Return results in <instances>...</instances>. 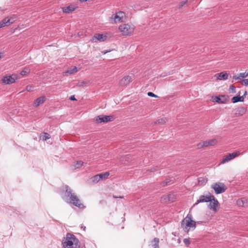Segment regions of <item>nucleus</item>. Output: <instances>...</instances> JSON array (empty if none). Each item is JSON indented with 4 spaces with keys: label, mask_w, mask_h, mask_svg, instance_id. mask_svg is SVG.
Segmentation results:
<instances>
[{
    "label": "nucleus",
    "mask_w": 248,
    "mask_h": 248,
    "mask_svg": "<svg viewBox=\"0 0 248 248\" xmlns=\"http://www.w3.org/2000/svg\"><path fill=\"white\" fill-rule=\"evenodd\" d=\"M214 196L211 195L210 193L208 195H201L200 196L199 199L197 201V202L194 204V206L197 205L200 202H211V199H214Z\"/></svg>",
    "instance_id": "nucleus-8"
},
{
    "label": "nucleus",
    "mask_w": 248,
    "mask_h": 248,
    "mask_svg": "<svg viewBox=\"0 0 248 248\" xmlns=\"http://www.w3.org/2000/svg\"><path fill=\"white\" fill-rule=\"evenodd\" d=\"M83 164V162L81 161V160H79V161H77L76 162L75 165H74V166L76 168H79V167H80L81 166H82Z\"/></svg>",
    "instance_id": "nucleus-32"
},
{
    "label": "nucleus",
    "mask_w": 248,
    "mask_h": 248,
    "mask_svg": "<svg viewBox=\"0 0 248 248\" xmlns=\"http://www.w3.org/2000/svg\"><path fill=\"white\" fill-rule=\"evenodd\" d=\"M5 26L3 25L2 23H1V21H0V29L2 27H4Z\"/></svg>",
    "instance_id": "nucleus-46"
},
{
    "label": "nucleus",
    "mask_w": 248,
    "mask_h": 248,
    "mask_svg": "<svg viewBox=\"0 0 248 248\" xmlns=\"http://www.w3.org/2000/svg\"><path fill=\"white\" fill-rule=\"evenodd\" d=\"M246 77H247V75L245 74V72H244V73H240L238 75L233 76V79H235V80H237L238 79H241V78H245Z\"/></svg>",
    "instance_id": "nucleus-23"
},
{
    "label": "nucleus",
    "mask_w": 248,
    "mask_h": 248,
    "mask_svg": "<svg viewBox=\"0 0 248 248\" xmlns=\"http://www.w3.org/2000/svg\"><path fill=\"white\" fill-rule=\"evenodd\" d=\"M84 84H85V82L82 81L80 84H79V86H83Z\"/></svg>",
    "instance_id": "nucleus-47"
},
{
    "label": "nucleus",
    "mask_w": 248,
    "mask_h": 248,
    "mask_svg": "<svg viewBox=\"0 0 248 248\" xmlns=\"http://www.w3.org/2000/svg\"><path fill=\"white\" fill-rule=\"evenodd\" d=\"M245 74L247 75V77L248 76V72H245Z\"/></svg>",
    "instance_id": "nucleus-51"
},
{
    "label": "nucleus",
    "mask_w": 248,
    "mask_h": 248,
    "mask_svg": "<svg viewBox=\"0 0 248 248\" xmlns=\"http://www.w3.org/2000/svg\"><path fill=\"white\" fill-rule=\"evenodd\" d=\"M126 159H128L130 157V155H127L124 157Z\"/></svg>",
    "instance_id": "nucleus-49"
},
{
    "label": "nucleus",
    "mask_w": 248,
    "mask_h": 248,
    "mask_svg": "<svg viewBox=\"0 0 248 248\" xmlns=\"http://www.w3.org/2000/svg\"><path fill=\"white\" fill-rule=\"evenodd\" d=\"M166 123L165 120L163 118L160 119L158 120L156 122L155 124H163Z\"/></svg>",
    "instance_id": "nucleus-35"
},
{
    "label": "nucleus",
    "mask_w": 248,
    "mask_h": 248,
    "mask_svg": "<svg viewBox=\"0 0 248 248\" xmlns=\"http://www.w3.org/2000/svg\"><path fill=\"white\" fill-rule=\"evenodd\" d=\"M181 224L185 228L196 227V222L192 219V215L189 214L183 220Z\"/></svg>",
    "instance_id": "nucleus-4"
},
{
    "label": "nucleus",
    "mask_w": 248,
    "mask_h": 248,
    "mask_svg": "<svg viewBox=\"0 0 248 248\" xmlns=\"http://www.w3.org/2000/svg\"><path fill=\"white\" fill-rule=\"evenodd\" d=\"M147 94L149 96L151 97H157L158 96L154 94L153 93L149 92L147 93Z\"/></svg>",
    "instance_id": "nucleus-41"
},
{
    "label": "nucleus",
    "mask_w": 248,
    "mask_h": 248,
    "mask_svg": "<svg viewBox=\"0 0 248 248\" xmlns=\"http://www.w3.org/2000/svg\"><path fill=\"white\" fill-rule=\"evenodd\" d=\"M201 179H202V178H199V182H200V181H201V180H200Z\"/></svg>",
    "instance_id": "nucleus-52"
},
{
    "label": "nucleus",
    "mask_w": 248,
    "mask_h": 248,
    "mask_svg": "<svg viewBox=\"0 0 248 248\" xmlns=\"http://www.w3.org/2000/svg\"><path fill=\"white\" fill-rule=\"evenodd\" d=\"M17 79V75L13 74L12 75H6L3 77L1 82L4 84H11L16 82Z\"/></svg>",
    "instance_id": "nucleus-7"
},
{
    "label": "nucleus",
    "mask_w": 248,
    "mask_h": 248,
    "mask_svg": "<svg viewBox=\"0 0 248 248\" xmlns=\"http://www.w3.org/2000/svg\"><path fill=\"white\" fill-rule=\"evenodd\" d=\"M16 15H13L10 17H9V19L10 20V24L13 23L16 19Z\"/></svg>",
    "instance_id": "nucleus-31"
},
{
    "label": "nucleus",
    "mask_w": 248,
    "mask_h": 248,
    "mask_svg": "<svg viewBox=\"0 0 248 248\" xmlns=\"http://www.w3.org/2000/svg\"><path fill=\"white\" fill-rule=\"evenodd\" d=\"M70 100H76V98L75 97V96L74 95H72L71 96H70Z\"/></svg>",
    "instance_id": "nucleus-44"
},
{
    "label": "nucleus",
    "mask_w": 248,
    "mask_h": 248,
    "mask_svg": "<svg viewBox=\"0 0 248 248\" xmlns=\"http://www.w3.org/2000/svg\"><path fill=\"white\" fill-rule=\"evenodd\" d=\"M218 80H226L228 79V74L226 72H222L216 75Z\"/></svg>",
    "instance_id": "nucleus-15"
},
{
    "label": "nucleus",
    "mask_w": 248,
    "mask_h": 248,
    "mask_svg": "<svg viewBox=\"0 0 248 248\" xmlns=\"http://www.w3.org/2000/svg\"><path fill=\"white\" fill-rule=\"evenodd\" d=\"M63 248H80L79 240L72 233H67L62 241Z\"/></svg>",
    "instance_id": "nucleus-2"
},
{
    "label": "nucleus",
    "mask_w": 248,
    "mask_h": 248,
    "mask_svg": "<svg viewBox=\"0 0 248 248\" xmlns=\"http://www.w3.org/2000/svg\"><path fill=\"white\" fill-rule=\"evenodd\" d=\"M184 243L186 246H188L190 244V241L188 239L185 238L184 239Z\"/></svg>",
    "instance_id": "nucleus-40"
},
{
    "label": "nucleus",
    "mask_w": 248,
    "mask_h": 248,
    "mask_svg": "<svg viewBox=\"0 0 248 248\" xmlns=\"http://www.w3.org/2000/svg\"><path fill=\"white\" fill-rule=\"evenodd\" d=\"M132 81V78L129 76L124 77L120 81L121 86H126Z\"/></svg>",
    "instance_id": "nucleus-10"
},
{
    "label": "nucleus",
    "mask_w": 248,
    "mask_h": 248,
    "mask_svg": "<svg viewBox=\"0 0 248 248\" xmlns=\"http://www.w3.org/2000/svg\"><path fill=\"white\" fill-rule=\"evenodd\" d=\"M106 35H104L103 34L96 33L94 35L92 40L93 42H96L97 40L100 42H103L106 40Z\"/></svg>",
    "instance_id": "nucleus-11"
},
{
    "label": "nucleus",
    "mask_w": 248,
    "mask_h": 248,
    "mask_svg": "<svg viewBox=\"0 0 248 248\" xmlns=\"http://www.w3.org/2000/svg\"><path fill=\"white\" fill-rule=\"evenodd\" d=\"M208 146H209V142H208L207 140L200 142L197 145V148L198 149H201L204 147H207Z\"/></svg>",
    "instance_id": "nucleus-22"
},
{
    "label": "nucleus",
    "mask_w": 248,
    "mask_h": 248,
    "mask_svg": "<svg viewBox=\"0 0 248 248\" xmlns=\"http://www.w3.org/2000/svg\"><path fill=\"white\" fill-rule=\"evenodd\" d=\"M159 240L158 238H155L152 241V246L154 248H159Z\"/></svg>",
    "instance_id": "nucleus-24"
},
{
    "label": "nucleus",
    "mask_w": 248,
    "mask_h": 248,
    "mask_svg": "<svg viewBox=\"0 0 248 248\" xmlns=\"http://www.w3.org/2000/svg\"><path fill=\"white\" fill-rule=\"evenodd\" d=\"M98 175H99V177H100V180L106 179L108 178V177L109 175V172L108 171H107V172H105L104 173H101L99 174Z\"/></svg>",
    "instance_id": "nucleus-25"
},
{
    "label": "nucleus",
    "mask_w": 248,
    "mask_h": 248,
    "mask_svg": "<svg viewBox=\"0 0 248 248\" xmlns=\"http://www.w3.org/2000/svg\"><path fill=\"white\" fill-rule=\"evenodd\" d=\"M61 194L62 199L66 203L72 204L80 209L85 208L78 197L68 185H64L62 187Z\"/></svg>",
    "instance_id": "nucleus-1"
},
{
    "label": "nucleus",
    "mask_w": 248,
    "mask_h": 248,
    "mask_svg": "<svg viewBox=\"0 0 248 248\" xmlns=\"http://www.w3.org/2000/svg\"><path fill=\"white\" fill-rule=\"evenodd\" d=\"M50 138L49 134L47 133H44V135L42 136V140H46Z\"/></svg>",
    "instance_id": "nucleus-34"
},
{
    "label": "nucleus",
    "mask_w": 248,
    "mask_h": 248,
    "mask_svg": "<svg viewBox=\"0 0 248 248\" xmlns=\"http://www.w3.org/2000/svg\"><path fill=\"white\" fill-rule=\"evenodd\" d=\"M247 94V91H245L244 94L242 96L243 97V98H244L245 97H246V95Z\"/></svg>",
    "instance_id": "nucleus-48"
},
{
    "label": "nucleus",
    "mask_w": 248,
    "mask_h": 248,
    "mask_svg": "<svg viewBox=\"0 0 248 248\" xmlns=\"http://www.w3.org/2000/svg\"><path fill=\"white\" fill-rule=\"evenodd\" d=\"M1 23H2L3 24V25L5 26H8L10 25V20L9 19V17H6L4 18L1 21Z\"/></svg>",
    "instance_id": "nucleus-29"
},
{
    "label": "nucleus",
    "mask_w": 248,
    "mask_h": 248,
    "mask_svg": "<svg viewBox=\"0 0 248 248\" xmlns=\"http://www.w3.org/2000/svg\"><path fill=\"white\" fill-rule=\"evenodd\" d=\"M78 72V68L76 66H72L69 69L64 72V75H67V74H72Z\"/></svg>",
    "instance_id": "nucleus-18"
},
{
    "label": "nucleus",
    "mask_w": 248,
    "mask_h": 248,
    "mask_svg": "<svg viewBox=\"0 0 248 248\" xmlns=\"http://www.w3.org/2000/svg\"><path fill=\"white\" fill-rule=\"evenodd\" d=\"M240 154V152L239 151H236L234 152H233L232 153L229 154L228 155H225L222 160L221 161V163H225L230 160L233 159L235 157L238 156Z\"/></svg>",
    "instance_id": "nucleus-9"
},
{
    "label": "nucleus",
    "mask_w": 248,
    "mask_h": 248,
    "mask_svg": "<svg viewBox=\"0 0 248 248\" xmlns=\"http://www.w3.org/2000/svg\"><path fill=\"white\" fill-rule=\"evenodd\" d=\"M173 183L172 180H170V179H166L165 181H163L161 183V186L162 187L166 186H169Z\"/></svg>",
    "instance_id": "nucleus-21"
},
{
    "label": "nucleus",
    "mask_w": 248,
    "mask_h": 248,
    "mask_svg": "<svg viewBox=\"0 0 248 248\" xmlns=\"http://www.w3.org/2000/svg\"><path fill=\"white\" fill-rule=\"evenodd\" d=\"M119 29L123 35H131L134 30V26L128 24H124L120 25Z\"/></svg>",
    "instance_id": "nucleus-3"
},
{
    "label": "nucleus",
    "mask_w": 248,
    "mask_h": 248,
    "mask_svg": "<svg viewBox=\"0 0 248 248\" xmlns=\"http://www.w3.org/2000/svg\"><path fill=\"white\" fill-rule=\"evenodd\" d=\"M219 202L214 197V199H211V202L209 205L210 208L212 209L215 212L217 211V207L218 205Z\"/></svg>",
    "instance_id": "nucleus-14"
},
{
    "label": "nucleus",
    "mask_w": 248,
    "mask_h": 248,
    "mask_svg": "<svg viewBox=\"0 0 248 248\" xmlns=\"http://www.w3.org/2000/svg\"><path fill=\"white\" fill-rule=\"evenodd\" d=\"M33 87L31 85H28L26 86V89L28 92H31L32 91Z\"/></svg>",
    "instance_id": "nucleus-39"
},
{
    "label": "nucleus",
    "mask_w": 248,
    "mask_h": 248,
    "mask_svg": "<svg viewBox=\"0 0 248 248\" xmlns=\"http://www.w3.org/2000/svg\"><path fill=\"white\" fill-rule=\"evenodd\" d=\"M175 199V195L173 193L170 194L168 195V202H174Z\"/></svg>",
    "instance_id": "nucleus-28"
},
{
    "label": "nucleus",
    "mask_w": 248,
    "mask_h": 248,
    "mask_svg": "<svg viewBox=\"0 0 248 248\" xmlns=\"http://www.w3.org/2000/svg\"><path fill=\"white\" fill-rule=\"evenodd\" d=\"M208 142H209V146H213L215 145L217 143V140L216 139H213L212 140H207Z\"/></svg>",
    "instance_id": "nucleus-33"
},
{
    "label": "nucleus",
    "mask_w": 248,
    "mask_h": 248,
    "mask_svg": "<svg viewBox=\"0 0 248 248\" xmlns=\"http://www.w3.org/2000/svg\"><path fill=\"white\" fill-rule=\"evenodd\" d=\"M81 228L83 229L84 231H85V230H86V227L85 226H83L82 225L81 226Z\"/></svg>",
    "instance_id": "nucleus-50"
},
{
    "label": "nucleus",
    "mask_w": 248,
    "mask_h": 248,
    "mask_svg": "<svg viewBox=\"0 0 248 248\" xmlns=\"http://www.w3.org/2000/svg\"><path fill=\"white\" fill-rule=\"evenodd\" d=\"M241 84L246 86H248V78L243 79L241 81Z\"/></svg>",
    "instance_id": "nucleus-38"
},
{
    "label": "nucleus",
    "mask_w": 248,
    "mask_h": 248,
    "mask_svg": "<svg viewBox=\"0 0 248 248\" xmlns=\"http://www.w3.org/2000/svg\"><path fill=\"white\" fill-rule=\"evenodd\" d=\"M246 109L244 107H239L236 110L235 114L237 115L242 116L245 113Z\"/></svg>",
    "instance_id": "nucleus-19"
},
{
    "label": "nucleus",
    "mask_w": 248,
    "mask_h": 248,
    "mask_svg": "<svg viewBox=\"0 0 248 248\" xmlns=\"http://www.w3.org/2000/svg\"><path fill=\"white\" fill-rule=\"evenodd\" d=\"M187 1L186 0L181 1L178 5V8H182V7L187 3Z\"/></svg>",
    "instance_id": "nucleus-37"
},
{
    "label": "nucleus",
    "mask_w": 248,
    "mask_h": 248,
    "mask_svg": "<svg viewBox=\"0 0 248 248\" xmlns=\"http://www.w3.org/2000/svg\"><path fill=\"white\" fill-rule=\"evenodd\" d=\"M91 180L92 181L93 183L96 184L100 180V177H99V175L97 174L92 177L91 178Z\"/></svg>",
    "instance_id": "nucleus-26"
},
{
    "label": "nucleus",
    "mask_w": 248,
    "mask_h": 248,
    "mask_svg": "<svg viewBox=\"0 0 248 248\" xmlns=\"http://www.w3.org/2000/svg\"><path fill=\"white\" fill-rule=\"evenodd\" d=\"M244 98L243 96H240V95H238L235 96H233L232 99V102L233 103H235L238 102H243Z\"/></svg>",
    "instance_id": "nucleus-17"
},
{
    "label": "nucleus",
    "mask_w": 248,
    "mask_h": 248,
    "mask_svg": "<svg viewBox=\"0 0 248 248\" xmlns=\"http://www.w3.org/2000/svg\"><path fill=\"white\" fill-rule=\"evenodd\" d=\"M30 72V70L27 67H25L20 72V74L22 76H25L26 74H29Z\"/></svg>",
    "instance_id": "nucleus-30"
},
{
    "label": "nucleus",
    "mask_w": 248,
    "mask_h": 248,
    "mask_svg": "<svg viewBox=\"0 0 248 248\" xmlns=\"http://www.w3.org/2000/svg\"><path fill=\"white\" fill-rule=\"evenodd\" d=\"M228 98L229 97L228 96L222 95L221 96H216L215 100L216 102L219 104H225L228 101Z\"/></svg>",
    "instance_id": "nucleus-12"
},
{
    "label": "nucleus",
    "mask_w": 248,
    "mask_h": 248,
    "mask_svg": "<svg viewBox=\"0 0 248 248\" xmlns=\"http://www.w3.org/2000/svg\"><path fill=\"white\" fill-rule=\"evenodd\" d=\"M46 100V97L45 96H42L37 98L34 102V106L37 107H38L40 104H43Z\"/></svg>",
    "instance_id": "nucleus-16"
},
{
    "label": "nucleus",
    "mask_w": 248,
    "mask_h": 248,
    "mask_svg": "<svg viewBox=\"0 0 248 248\" xmlns=\"http://www.w3.org/2000/svg\"><path fill=\"white\" fill-rule=\"evenodd\" d=\"M75 8L72 5H70L67 7H63L62 8V11L63 13H69L73 11H74Z\"/></svg>",
    "instance_id": "nucleus-20"
},
{
    "label": "nucleus",
    "mask_w": 248,
    "mask_h": 248,
    "mask_svg": "<svg viewBox=\"0 0 248 248\" xmlns=\"http://www.w3.org/2000/svg\"><path fill=\"white\" fill-rule=\"evenodd\" d=\"M247 201V199L245 198H242L241 199H239L237 201V204L238 205L240 206H244L245 205V203Z\"/></svg>",
    "instance_id": "nucleus-27"
},
{
    "label": "nucleus",
    "mask_w": 248,
    "mask_h": 248,
    "mask_svg": "<svg viewBox=\"0 0 248 248\" xmlns=\"http://www.w3.org/2000/svg\"><path fill=\"white\" fill-rule=\"evenodd\" d=\"M230 90H232V93H235V90L234 87L233 85H231L230 86Z\"/></svg>",
    "instance_id": "nucleus-42"
},
{
    "label": "nucleus",
    "mask_w": 248,
    "mask_h": 248,
    "mask_svg": "<svg viewBox=\"0 0 248 248\" xmlns=\"http://www.w3.org/2000/svg\"><path fill=\"white\" fill-rule=\"evenodd\" d=\"M114 118L113 115H100L95 117L94 121L96 124L112 122Z\"/></svg>",
    "instance_id": "nucleus-5"
},
{
    "label": "nucleus",
    "mask_w": 248,
    "mask_h": 248,
    "mask_svg": "<svg viewBox=\"0 0 248 248\" xmlns=\"http://www.w3.org/2000/svg\"><path fill=\"white\" fill-rule=\"evenodd\" d=\"M161 202H168V195L167 196H165V195H164L161 198Z\"/></svg>",
    "instance_id": "nucleus-36"
},
{
    "label": "nucleus",
    "mask_w": 248,
    "mask_h": 248,
    "mask_svg": "<svg viewBox=\"0 0 248 248\" xmlns=\"http://www.w3.org/2000/svg\"><path fill=\"white\" fill-rule=\"evenodd\" d=\"M212 188L214 189L217 194H219L224 192L227 187L223 183H216L212 185Z\"/></svg>",
    "instance_id": "nucleus-6"
},
{
    "label": "nucleus",
    "mask_w": 248,
    "mask_h": 248,
    "mask_svg": "<svg viewBox=\"0 0 248 248\" xmlns=\"http://www.w3.org/2000/svg\"><path fill=\"white\" fill-rule=\"evenodd\" d=\"M124 16V13L123 12L120 11L117 13L115 15H113L112 18H114L115 22L122 21V18Z\"/></svg>",
    "instance_id": "nucleus-13"
},
{
    "label": "nucleus",
    "mask_w": 248,
    "mask_h": 248,
    "mask_svg": "<svg viewBox=\"0 0 248 248\" xmlns=\"http://www.w3.org/2000/svg\"><path fill=\"white\" fill-rule=\"evenodd\" d=\"M113 198H115V199H117V198H122L123 197L122 196H114L113 195Z\"/></svg>",
    "instance_id": "nucleus-45"
},
{
    "label": "nucleus",
    "mask_w": 248,
    "mask_h": 248,
    "mask_svg": "<svg viewBox=\"0 0 248 248\" xmlns=\"http://www.w3.org/2000/svg\"><path fill=\"white\" fill-rule=\"evenodd\" d=\"M158 169V167H154L153 168H152L150 170L151 171H152V172H154V171H155L157 170Z\"/></svg>",
    "instance_id": "nucleus-43"
}]
</instances>
